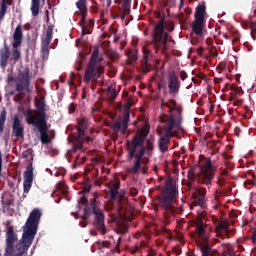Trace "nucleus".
I'll use <instances>...</instances> for the list:
<instances>
[{"instance_id": "1", "label": "nucleus", "mask_w": 256, "mask_h": 256, "mask_svg": "<svg viewBox=\"0 0 256 256\" xmlns=\"http://www.w3.org/2000/svg\"><path fill=\"white\" fill-rule=\"evenodd\" d=\"M147 135H149V130H147V128H142L126 143L127 160L133 161L134 159L132 167L127 169V172L130 173V175H139V173L147 175V172L149 171V166H147L149 160L144 157L145 155H147V157H153L155 139H147Z\"/></svg>"}, {"instance_id": "2", "label": "nucleus", "mask_w": 256, "mask_h": 256, "mask_svg": "<svg viewBox=\"0 0 256 256\" xmlns=\"http://www.w3.org/2000/svg\"><path fill=\"white\" fill-rule=\"evenodd\" d=\"M165 134L158 139V148L161 153L169 151L171 137H177V131H181V112L175 116L170 114L166 116Z\"/></svg>"}, {"instance_id": "3", "label": "nucleus", "mask_w": 256, "mask_h": 256, "mask_svg": "<svg viewBox=\"0 0 256 256\" xmlns=\"http://www.w3.org/2000/svg\"><path fill=\"white\" fill-rule=\"evenodd\" d=\"M215 171H217V167L213 166L210 158H207L201 165L193 166L188 170V180L195 181L197 179L199 183L209 187L215 179Z\"/></svg>"}, {"instance_id": "4", "label": "nucleus", "mask_w": 256, "mask_h": 256, "mask_svg": "<svg viewBox=\"0 0 256 256\" xmlns=\"http://www.w3.org/2000/svg\"><path fill=\"white\" fill-rule=\"evenodd\" d=\"M178 190L177 185L173 183V179L169 177L166 180L165 187L162 191V196L159 200V205L163 210L164 217H169L175 213V199H177Z\"/></svg>"}, {"instance_id": "5", "label": "nucleus", "mask_w": 256, "mask_h": 256, "mask_svg": "<svg viewBox=\"0 0 256 256\" xmlns=\"http://www.w3.org/2000/svg\"><path fill=\"white\" fill-rule=\"evenodd\" d=\"M91 213L94 215V229L101 233V235H106L107 226H105V214L103 213V210L99 209V202L95 198L90 201L89 206L84 208V214L80 217V219L87 220L89 217H91Z\"/></svg>"}, {"instance_id": "6", "label": "nucleus", "mask_w": 256, "mask_h": 256, "mask_svg": "<svg viewBox=\"0 0 256 256\" xmlns=\"http://www.w3.org/2000/svg\"><path fill=\"white\" fill-rule=\"evenodd\" d=\"M152 39L156 51H160L165 55L167 53V41L169 39V33L165 31V17H162L155 25Z\"/></svg>"}, {"instance_id": "7", "label": "nucleus", "mask_w": 256, "mask_h": 256, "mask_svg": "<svg viewBox=\"0 0 256 256\" xmlns=\"http://www.w3.org/2000/svg\"><path fill=\"white\" fill-rule=\"evenodd\" d=\"M195 225L198 237L200 239L198 242V247L200 248L202 256L217 255V250H212L211 244H209V236L205 235V223L203 222V214L196 218Z\"/></svg>"}, {"instance_id": "8", "label": "nucleus", "mask_w": 256, "mask_h": 256, "mask_svg": "<svg viewBox=\"0 0 256 256\" xmlns=\"http://www.w3.org/2000/svg\"><path fill=\"white\" fill-rule=\"evenodd\" d=\"M97 61H99V48H94L90 61L87 65L85 74H84V83H91L93 79H101V75L105 73V68L102 65L97 66Z\"/></svg>"}, {"instance_id": "9", "label": "nucleus", "mask_w": 256, "mask_h": 256, "mask_svg": "<svg viewBox=\"0 0 256 256\" xmlns=\"http://www.w3.org/2000/svg\"><path fill=\"white\" fill-rule=\"evenodd\" d=\"M131 107H133V99L128 98L126 100V103L122 106V120L116 121L110 125V128L112 129V131H114V133H119V131L122 133V135H125V133H127V129L129 128V119H131Z\"/></svg>"}, {"instance_id": "10", "label": "nucleus", "mask_w": 256, "mask_h": 256, "mask_svg": "<svg viewBox=\"0 0 256 256\" xmlns=\"http://www.w3.org/2000/svg\"><path fill=\"white\" fill-rule=\"evenodd\" d=\"M36 116L33 114V110L28 109L25 111L24 115L26 117L27 123H35L39 121H47V112H45V102L43 100H37L36 103Z\"/></svg>"}, {"instance_id": "11", "label": "nucleus", "mask_w": 256, "mask_h": 256, "mask_svg": "<svg viewBox=\"0 0 256 256\" xmlns=\"http://www.w3.org/2000/svg\"><path fill=\"white\" fill-rule=\"evenodd\" d=\"M12 39L13 51L10 61L17 63V61L21 59V50H19V47H21V43H23V31L21 30V24L15 28Z\"/></svg>"}, {"instance_id": "12", "label": "nucleus", "mask_w": 256, "mask_h": 256, "mask_svg": "<svg viewBox=\"0 0 256 256\" xmlns=\"http://www.w3.org/2000/svg\"><path fill=\"white\" fill-rule=\"evenodd\" d=\"M31 85V69L25 67L23 71L18 73V78L16 80L15 91H26L31 93L29 86Z\"/></svg>"}, {"instance_id": "13", "label": "nucleus", "mask_w": 256, "mask_h": 256, "mask_svg": "<svg viewBox=\"0 0 256 256\" xmlns=\"http://www.w3.org/2000/svg\"><path fill=\"white\" fill-rule=\"evenodd\" d=\"M29 125H33L34 127H36V129H38L39 133H40V141L42 143V145H47L48 143H50L51 138H49V125L47 124V120H42L39 122H28Z\"/></svg>"}, {"instance_id": "14", "label": "nucleus", "mask_w": 256, "mask_h": 256, "mask_svg": "<svg viewBox=\"0 0 256 256\" xmlns=\"http://www.w3.org/2000/svg\"><path fill=\"white\" fill-rule=\"evenodd\" d=\"M168 89L170 95H178L181 89V81L175 71H172L168 75Z\"/></svg>"}, {"instance_id": "15", "label": "nucleus", "mask_w": 256, "mask_h": 256, "mask_svg": "<svg viewBox=\"0 0 256 256\" xmlns=\"http://www.w3.org/2000/svg\"><path fill=\"white\" fill-rule=\"evenodd\" d=\"M12 133L14 137L21 139V137L25 136V128L23 124H21V119H19L18 115H14L12 120Z\"/></svg>"}, {"instance_id": "16", "label": "nucleus", "mask_w": 256, "mask_h": 256, "mask_svg": "<svg viewBox=\"0 0 256 256\" xmlns=\"http://www.w3.org/2000/svg\"><path fill=\"white\" fill-rule=\"evenodd\" d=\"M31 187H33V166H28L24 172V193H29L31 191Z\"/></svg>"}, {"instance_id": "17", "label": "nucleus", "mask_w": 256, "mask_h": 256, "mask_svg": "<svg viewBox=\"0 0 256 256\" xmlns=\"http://www.w3.org/2000/svg\"><path fill=\"white\" fill-rule=\"evenodd\" d=\"M9 59H11V50L9 49V45L5 42L4 46L0 49V67L2 69L7 68Z\"/></svg>"}, {"instance_id": "18", "label": "nucleus", "mask_w": 256, "mask_h": 256, "mask_svg": "<svg viewBox=\"0 0 256 256\" xmlns=\"http://www.w3.org/2000/svg\"><path fill=\"white\" fill-rule=\"evenodd\" d=\"M87 127H89V119L87 117L82 116L77 119L76 125V135L85 137V132L87 131Z\"/></svg>"}, {"instance_id": "19", "label": "nucleus", "mask_w": 256, "mask_h": 256, "mask_svg": "<svg viewBox=\"0 0 256 256\" xmlns=\"http://www.w3.org/2000/svg\"><path fill=\"white\" fill-rule=\"evenodd\" d=\"M201 207V209H207V200L203 196H198L197 194H192V204L190 205L191 209L193 207Z\"/></svg>"}, {"instance_id": "20", "label": "nucleus", "mask_w": 256, "mask_h": 256, "mask_svg": "<svg viewBox=\"0 0 256 256\" xmlns=\"http://www.w3.org/2000/svg\"><path fill=\"white\" fill-rule=\"evenodd\" d=\"M192 31L198 37H203V29H205V20H194L191 24Z\"/></svg>"}, {"instance_id": "21", "label": "nucleus", "mask_w": 256, "mask_h": 256, "mask_svg": "<svg viewBox=\"0 0 256 256\" xmlns=\"http://www.w3.org/2000/svg\"><path fill=\"white\" fill-rule=\"evenodd\" d=\"M131 13V0H123L122 3V14L120 15V19L125 21L127 15Z\"/></svg>"}, {"instance_id": "22", "label": "nucleus", "mask_w": 256, "mask_h": 256, "mask_svg": "<svg viewBox=\"0 0 256 256\" xmlns=\"http://www.w3.org/2000/svg\"><path fill=\"white\" fill-rule=\"evenodd\" d=\"M229 231V223L227 221H220L218 225H216L215 232L217 233V237H221L222 233H228Z\"/></svg>"}, {"instance_id": "23", "label": "nucleus", "mask_w": 256, "mask_h": 256, "mask_svg": "<svg viewBox=\"0 0 256 256\" xmlns=\"http://www.w3.org/2000/svg\"><path fill=\"white\" fill-rule=\"evenodd\" d=\"M206 7L203 4H200L196 7L195 11V20L205 21Z\"/></svg>"}, {"instance_id": "24", "label": "nucleus", "mask_w": 256, "mask_h": 256, "mask_svg": "<svg viewBox=\"0 0 256 256\" xmlns=\"http://www.w3.org/2000/svg\"><path fill=\"white\" fill-rule=\"evenodd\" d=\"M126 55L129 59V63H137V60L139 59V51L134 48V49H128L127 52H126Z\"/></svg>"}, {"instance_id": "25", "label": "nucleus", "mask_w": 256, "mask_h": 256, "mask_svg": "<svg viewBox=\"0 0 256 256\" xmlns=\"http://www.w3.org/2000/svg\"><path fill=\"white\" fill-rule=\"evenodd\" d=\"M75 141L76 143L73 146V151L74 153H77V151H81L83 149V143H85V136L75 135Z\"/></svg>"}, {"instance_id": "26", "label": "nucleus", "mask_w": 256, "mask_h": 256, "mask_svg": "<svg viewBox=\"0 0 256 256\" xmlns=\"http://www.w3.org/2000/svg\"><path fill=\"white\" fill-rule=\"evenodd\" d=\"M119 187H121V184L119 182L112 183V186L110 187L111 201H115V199H117V195H119Z\"/></svg>"}, {"instance_id": "27", "label": "nucleus", "mask_w": 256, "mask_h": 256, "mask_svg": "<svg viewBox=\"0 0 256 256\" xmlns=\"http://www.w3.org/2000/svg\"><path fill=\"white\" fill-rule=\"evenodd\" d=\"M52 39H53V26H48L46 29V34L42 39V44L51 45Z\"/></svg>"}, {"instance_id": "28", "label": "nucleus", "mask_w": 256, "mask_h": 256, "mask_svg": "<svg viewBox=\"0 0 256 256\" xmlns=\"http://www.w3.org/2000/svg\"><path fill=\"white\" fill-rule=\"evenodd\" d=\"M76 7L79 9L80 15H88L87 0H78L76 2Z\"/></svg>"}, {"instance_id": "29", "label": "nucleus", "mask_w": 256, "mask_h": 256, "mask_svg": "<svg viewBox=\"0 0 256 256\" xmlns=\"http://www.w3.org/2000/svg\"><path fill=\"white\" fill-rule=\"evenodd\" d=\"M41 0H31V11L33 17L39 15V7H41Z\"/></svg>"}, {"instance_id": "30", "label": "nucleus", "mask_w": 256, "mask_h": 256, "mask_svg": "<svg viewBox=\"0 0 256 256\" xmlns=\"http://www.w3.org/2000/svg\"><path fill=\"white\" fill-rule=\"evenodd\" d=\"M7 121V110H2L0 113V133L5 131V122Z\"/></svg>"}, {"instance_id": "31", "label": "nucleus", "mask_w": 256, "mask_h": 256, "mask_svg": "<svg viewBox=\"0 0 256 256\" xmlns=\"http://www.w3.org/2000/svg\"><path fill=\"white\" fill-rule=\"evenodd\" d=\"M176 105L177 101H175L174 99H171L168 102L162 100L161 109H163V107H167L169 109V112L173 113V107H176Z\"/></svg>"}, {"instance_id": "32", "label": "nucleus", "mask_w": 256, "mask_h": 256, "mask_svg": "<svg viewBox=\"0 0 256 256\" xmlns=\"http://www.w3.org/2000/svg\"><path fill=\"white\" fill-rule=\"evenodd\" d=\"M148 59H149V57L147 56V54H145L142 59V72L143 73H149V71H151V67L149 66Z\"/></svg>"}, {"instance_id": "33", "label": "nucleus", "mask_w": 256, "mask_h": 256, "mask_svg": "<svg viewBox=\"0 0 256 256\" xmlns=\"http://www.w3.org/2000/svg\"><path fill=\"white\" fill-rule=\"evenodd\" d=\"M106 55L108 57V59H111V61H117V59H119V52H117L116 50L113 49H108L106 51Z\"/></svg>"}, {"instance_id": "34", "label": "nucleus", "mask_w": 256, "mask_h": 256, "mask_svg": "<svg viewBox=\"0 0 256 256\" xmlns=\"http://www.w3.org/2000/svg\"><path fill=\"white\" fill-rule=\"evenodd\" d=\"M81 15V20L79 22L80 27L82 28V35H87V27H85V23L87 21V15Z\"/></svg>"}, {"instance_id": "35", "label": "nucleus", "mask_w": 256, "mask_h": 256, "mask_svg": "<svg viewBox=\"0 0 256 256\" xmlns=\"http://www.w3.org/2000/svg\"><path fill=\"white\" fill-rule=\"evenodd\" d=\"M5 13H7V0H2L1 8H0V17H5Z\"/></svg>"}, {"instance_id": "36", "label": "nucleus", "mask_w": 256, "mask_h": 256, "mask_svg": "<svg viewBox=\"0 0 256 256\" xmlns=\"http://www.w3.org/2000/svg\"><path fill=\"white\" fill-rule=\"evenodd\" d=\"M14 101L15 103H19V105L23 103V91H17V94L14 96Z\"/></svg>"}, {"instance_id": "37", "label": "nucleus", "mask_w": 256, "mask_h": 256, "mask_svg": "<svg viewBox=\"0 0 256 256\" xmlns=\"http://www.w3.org/2000/svg\"><path fill=\"white\" fill-rule=\"evenodd\" d=\"M49 45L50 44H42V53L44 59H47L49 57Z\"/></svg>"}, {"instance_id": "38", "label": "nucleus", "mask_w": 256, "mask_h": 256, "mask_svg": "<svg viewBox=\"0 0 256 256\" xmlns=\"http://www.w3.org/2000/svg\"><path fill=\"white\" fill-rule=\"evenodd\" d=\"M192 195H198L199 197H205L207 195V190L205 188H199L197 192L193 193Z\"/></svg>"}, {"instance_id": "39", "label": "nucleus", "mask_w": 256, "mask_h": 256, "mask_svg": "<svg viewBox=\"0 0 256 256\" xmlns=\"http://www.w3.org/2000/svg\"><path fill=\"white\" fill-rule=\"evenodd\" d=\"M121 241H122V239H121V237H119L117 240V244L114 248V251H116V253H120L119 247H121Z\"/></svg>"}, {"instance_id": "40", "label": "nucleus", "mask_w": 256, "mask_h": 256, "mask_svg": "<svg viewBox=\"0 0 256 256\" xmlns=\"http://www.w3.org/2000/svg\"><path fill=\"white\" fill-rule=\"evenodd\" d=\"M78 203H79L80 205H87V203H88L87 197L82 196V197L78 200Z\"/></svg>"}, {"instance_id": "41", "label": "nucleus", "mask_w": 256, "mask_h": 256, "mask_svg": "<svg viewBox=\"0 0 256 256\" xmlns=\"http://www.w3.org/2000/svg\"><path fill=\"white\" fill-rule=\"evenodd\" d=\"M179 77H180L181 81H185V79H187V72H185L184 70H181Z\"/></svg>"}, {"instance_id": "42", "label": "nucleus", "mask_w": 256, "mask_h": 256, "mask_svg": "<svg viewBox=\"0 0 256 256\" xmlns=\"http://www.w3.org/2000/svg\"><path fill=\"white\" fill-rule=\"evenodd\" d=\"M217 185L218 187H223V185H225V178L218 177Z\"/></svg>"}, {"instance_id": "43", "label": "nucleus", "mask_w": 256, "mask_h": 256, "mask_svg": "<svg viewBox=\"0 0 256 256\" xmlns=\"http://www.w3.org/2000/svg\"><path fill=\"white\" fill-rule=\"evenodd\" d=\"M75 109H76V106L74 103H70L69 106H68V111L69 113H75Z\"/></svg>"}, {"instance_id": "44", "label": "nucleus", "mask_w": 256, "mask_h": 256, "mask_svg": "<svg viewBox=\"0 0 256 256\" xmlns=\"http://www.w3.org/2000/svg\"><path fill=\"white\" fill-rule=\"evenodd\" d=\"M110 99L113 101L115 99H117V90L113 89L111 92H110Z\"/></svg>"}, {"instance_id": "45", "label": "nucleus", "mask_w": 256, "mask_h": 256, "mask_svg": "<svg viewBox=\"0 0 256 256\" xmlns=\"http://www.w3.org/2000/svg\"><path fill=\"white\" fill-rule=\"evenodd\" d=\"M92 13H98L99 9L97 8V2H94V5L90 7Z\"/></svg>"}, {"instance_id": "46", "label": "nucleus", "mask_w": 256, "mask_h": 256, "mask_svg": "<svg viewBox=\"0 0 256 256\" xmlns=\"http://www.w3.org/2000/svg\"><path fill=\"white\" fill-rule=\"evenodd\" d=\"M138 193H139V191H137L136 188H131V189H130V195H131L132 197H137Z\"/></svg>"}, {"instance_id": "47", "label": "nucleus", "mask_w": 256, "mask_h": 256, "mask_svg": "<svg viewBox=\"0 0 256 256\" xmlns=\"http://www.w3.org/2000/svg\"><path fill=\"white\" fill-rule=\"evenodd\" d=\"M84 143H93V138L91 136H85L84 133Z\"/></svg>"}, {"instance_id": "48", "label": "nucleus", "mask_w": 256, "mask_h": 256, "mask_svg": "<svg viewBox=\"0 0 256 256\" xmlns=\"http://www.w3.org/2000/svg\"><path fill=\"white\" fill-rule=\"evenodd\" d=\"M216 69L218 70V71H225V63H220L217 67H216Z\"/></svg>"}, {"instance_id": "49", "label": "nucleus", "mask_w": 256, "mask_h": 256, "mask_svg": "<svg viewBox=\"0 0 256 256\" xmlns=\"http://www.w3.org/2000/svg\"><path fill=\"white\" fill-rule=\"evenodd\" d=\"M76 69L77 71H81L83 69V63L81 61H77Z\"/></svg>"}, {"instance_id": "50", "label": "nucleus", "mask_w": 256, "mask_h": 256, "mask_svg": "<svg viewBox=\"0 0 256 256\" xmlns=\"http://www.w3.org/2000/svg\"><path fill=\"white\" fill-rule=\"evenodd\" d=\"M33 150L28 149L26 152H23L22 156L24 157V159H27V157H29V154L32 152Z\"/></svg>"}, {"instance_id": "51", "label": "nucleus", "mask_w": 256, "mask_h": 256, "mask_svg": "<svg viewBox=\"0 0 256 256\" xmlns=\"http://www.w3.org/2000/svg\"><path fill=\"white\" fill-rule=\"evenodd\" d=\"M252 243H256V228L252 232Z\"/></svg>"}, {"instance_id": "52", "label": "nucleus", "mask_w": 256, "mask_h": 256, "mask_svg": "<svg viewBox=\"0 0 256 256\" xmlns=\"http://www.w3.org/2000/svg\"><path fill=\"white\" fill-rule=\"evenodd\" d=\"M197 54L201 57L203 55V47L198 48Z\"/></svg>"}, {"instance_id": "53", "label": "nucleus", "mask_w": 256, "mask_h": 256, "mask_svg": "<svg viewBox=\"0 0 256 256\" xmlns=\"http://www.w3.org/2000/svg\"><path fill=\"white\" fill-rule=\"evenodd\" d=\"M89 191H91V186L90 185L85 186L84 192L89 193Z\"/></svg>"}, {"instance_id": "54", "label": "nucleus", "mask_w": 256, "mask_h": 256, "mask_svg": "<svg viewBox=\"0 0 256 256\" xmlns=\"http://www.w3.org/2000/svg\"><path fill=\"white\" fill-rule=\"evenodd\" d=\"M83 221L80 222L81 227H87V221L82 219Z\"/></svg>"}, {"instance_id": "55", "label": "nucleus", "mask_w": 256, "mask_h": 256, "mask_svg": "<svg viewBox=\"0 0 256 256\" xmlns=\"http://www.w3.org/2000/svg\"><path fill=\"white\" fill-rule=\"evenodd\" d=\"M239 133H241V129H239V127L235 128V135L236 137H239Z\"/></svg>"}, {"instance_id": "56", "label": "nucleus", "mask_w": 256, "mask_h": 256, "mask_svg": "<svg viewBox=\"0 0 256 256\" xmlns=\"http://www.w3.org/2000/svg\"><path fill=\"white\" fill-rule=\"evenodd\" d=\"M102 245H103V247H109V245H111V243L109 241H103Z\"/></svg>"}, {"instance_id": "57", "label": "nucleus", "mask_w": 256, "mask_h": 256, "mask_svg": "<svg viewBox=\"0 0 256 256\" xmlns=\"http://www.w3.org/2000/svg\"><path fill=\"white\" fill-rule=\"evenodd\" d=\"M122 97L126 98L129 97V92L128 91H124L122 94Z\"/></svg>"}, {"instance_id": "58", "label": "nucleus", "mask_w": 256, "mask_h": 256, "mask_svg": "<svg viewBox=\"0 0 256 256\" xmlns=\"http://www.w3.org/2000/svg\"><path fill=\"white\" fill-rule=\"evenodd\" d=\"M196 77H199V79H205V74L200 73Z\"/></svg>"}, {"instance_id": "59", "label": "nucleus", "mask_w": 256, "mask_h": 256, "mask_svg": "<svg viewBox=\"0 0 256 256\" xmlns=\"http://www.w3.org/2000/svg\"><path fill=\"white\" fill-rule=\"evenodd\" d=\"M13 81H15V77L9 76V77H8V82L11 83V82H13Z\"/></svg>"}, {"instance_id": "60", "label": "nucleus", "mask_w": 256, "mask_h": 256, "mask_svg": "<svg viewBox=\"0 0 256 256\" xmlns=\"http://www.w3.org/2000/svg\"><path fill=\"white\" fill-rule=\"evenodd\" d=\"M106 7H111V0H106Z\"/></svg>"}, {"instance_id": "61", "label": "nucleus", "mask_w": 256, "mask_h": 256, "mask_svg": "<svg viewBox=\"0 0 256 256\" xmlns=\"http://www.w3.org/2000/svg\"><path fill=\"white\" fill-rule=\"evenodd\" d=\"M8 95L10 96V97H13V95H15V91H10V92H8Z\"/></svg>"}, {"instance_id": "62", "label": "nucleus", "mask_w": 256, "mask_h": 256, "mask_svg": "<svg viewBox=\"0 0 256 256\" xmlns=\"http://www.w3.org/2000/svg\"><path fill=\"white\" fill-rule=\"evenodd\" d=\"M219 81H221V79H219V78H214V83H219Z\"/></svg>"}, {"instance_id": "63", "label": "nucleus", "mask_w": 256, "mask_h": 256, "mask_svg": "<svg viewBox=\"0 0 256 256\" xmlns=\"http://www.w3.org/2000/svg\"><path fill=\"white\" fill-rule=\"evenodd\" d=\"M223 37H224V39H229V36L227 35V33H224Z\"/></svg>"}, {"instance_id": "64", "label": "nucleus", "mask_w": 256, "mask_h": 256, "mask_svg": "<svg viewBox=\"0 0 256 256\" xmlns=\"http://www.w3.org/2000/svg\"><path fill=\"white\" fill-rule=\"evenodd\" d=\"M193 83H200L199 80L192 78Z\"/></svg>"}]
</instances>
